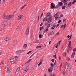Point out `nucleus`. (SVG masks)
Listing matches in <instances>:
<instances>
[{"label":"nucleus","instance_id":"obj_1","mask_svg":"<svg viewBox=\"0 0 76 76\" xmlns=\"http://www.w3.org/2000/svg\"><path fill=\"white\" fill-rule=\"evenodd\" d=\"M14 17V15H4L3 17V19L5 21H4V22H5L6 21H7V19H11V18H12L13 17Z\"/></svg>","mask_w":76,"mask_h":76},{"label":"nucleus","instance_id":"obj_2","mask_svg":"<svg viewBox=\"0 0 76 76\" xmlns=\"http://www.w3.org/2000/svg\"><path fill=\"white\" fill-rule=\"evenodd\" d=\"M20 72V68H18L17 70L16 71L15 73L16 75H18L19 74V72Z\"/></svg>","mask_w":76,"mask_h":76},{"label":"nucleus","instance_id":"obj_3","mask_svg":"<svg viewBox=\"0 0 76 76\" xmlns=\"http://www.w3.org/2000/svg\"><path fill=\"white\" fill-rule=\"evenodd\" d=\"M29 70V66H27L26 67V70H25L23 72H28Z\"/></svg>","mask_w":76,"mask_h":76},{"label":"nucleus","instance_id":"obj_4","mask_svg":"<svg viewBox=\"0 0 76 76\" xmlns=\"http://www.w3.org/2000/svg\"><path fill=\"white\" fill-rule=\"evenodd\" d=\"M53 70V67L50 66V68L48 69V71L49 72H52Z\"/></svg>","mask_w":76,"mask_h":76},{"label":"nucleus","instance_id":"obj_5","mask_svg":"<svg viewBox=\"0 0 76 76\" xmlns=\"http://www.w3.org/2000/svg\"><path fill=\"white\" fill-rule=\"evenodd\" d=\"M49 18L48 19V20L47 21V22L48 23H50L51 22V21L52 20L53 18L51 17H49Z\"/></svg>","mask_w":76,"mask_h":76},{"label":"nucleus","instance_id":"obj_6","mask_svg":"<svg viewBox=\"0 0 76 76\" xmlns=\"http://www.w3.org/2000/svg\"><path fill=\"white\" fill-rule=\"evenodd\" d=\"M5 71L6 72H8L9 73L10 72V70L9 69V68H7V67H6L5 69Z\"/></svg>","mask_w":76,"mask_h":76},{"label":"nucleus","instance_id":"obj_7","mask_svg":"<svg viewBox=\"0 0 76 76\" xmlns=\"http://www.w3.org/2000/svg\"><path fill=\"white\" fill-rule=\"evenodd\" d=\"M50 5L52 9H54L56 7V6L54 5V4H53V3H51Z\"/></svg>","mask_w":76,"mask_h":76},{"label":"nucleus","instance_id":"obj_8","mask_svg":"<svg viewBox=\"0 0 76 76\" xmlns=\"http://www.w3.org/2000/svg\"><path fill=\"white\" fill-rule=\"evenodd\" d=\"M29 28H27L26 29V35H28L29 34Z\"/></svg>","mask_w":76,"mask_h":76},{"label":"nucleus","instance_id":"obj_9","mask_svg":"<svg viewBox=\"0 0 76 76\" xmlns=\"http://www.w3.org/2000/svg\"><path fill=\"white\" fill-rule=\"evenodd\" d=\"M23 16V15H20L19 16L18 18V20H20V19H21V18H22Z\"/></svg>","mask_w":76,"mask_h":76},{"label":"nucleus","instance_id":"obj_10","mask_svg":"<svg viewBox=\"0 0 76 76\" xmlns=\"http://www.w3.org/2000/svg\"><path fill=\"white\" fill-rule=\"evenodd\" d=\"M61 41H60L58 43V44L55 47L56 48H58V45H60V43H61Z\"/></svg>","mask_w":76,"mask_h":76},{"label":"nucleus","instance_id":"obj_11","mask_svg":"<svg viewBox=\"0 0 76 76\" xmlns=\"http://www.w3.org/2000/svg\"><path fill=\"white\" fill-rule=\"evenodd\" d=\"M69 67V64L68 63H66V69H68Z\"/></svg>","mask_w":76,"mask_h":76},{"label":"nucleus","instance_id":"obj_12","mask_svg":"<svg viewBox=\"0 0 76 76\" xmlns=\"http://www.w3.org/2000/svg\"><path fill=\"white\" fill-rule=\"evenodd\" d=\"M43 61V60H42V59H41L40 63L38 64V66H41V64L42 63Z\"/></svg>","mask_w":76,"mask_h":76},{"label":"nucleus","instance_id":"obj_13","mask_svg":"<svg viewBox=\"0 0 76 76\" xmlns=\"http://www.w3.org/2000/svg\"><path fill=\"white\" fill-rule=\"evenodd\" d=\"M10 62H13L14 61H15V59H14V58H12L11 59H10Z\"/></svg>","mask_w":76,"mask_h":76},{"label":"nucleus","instance_id":"obj_14","mask_svg":"<svg viewBox=\"0 0 76 76\" xmlns=\"http://www.w3.org/2000/svg\"><path fill=\"white\" fill-rule=\"evenodd\" d=\"M60 15V12H58L56 13L55 15L54 16V17H56V16H58Z\"/></svg>","mask_w":76,"mask_h":76},{"label":"nucleus","instance_id":"obj_15","mask_svg":"<svg viewBox=\"0 0 76 76\" xmlns=\"http://www.w3.org/2000/svg\"><path fill=\"white\" fill-rule=\"evenodd\" d=\"M59 4V5H60V6H63V3L61 2H59L58 3V4Z\"/></svg>","mask_w":76,"mask_h":76},{"label":"nucleus","instance_id":"obj_16","mask_svg":"<svg viewBox=\"0 0 76 76\" xmlns=\"http://www.w3.org/2000/svg\"><path fill=\"white\" fill-rule=\"evenodd\" d=\"M32 60V59H29L26 62L25 64H27V63H29V62H30V61H31Z\"/></svg>","mask_w":76,"mask_h":76},{"label":"nucleus","instance_id":"obj_17","mask_svg":"<svg viewBox=\"0 0 76 76\" xmlns=\"http://www.w3.org/2000/svg\"><path fill=\"white\" fill-rule=\"evenodd\" d=\"M45 20H46V21H48V18H47V17L44 18L43 21V22H44Z\"/></svg>","mask_w":76,"mask_h":76},{"label":"nucleus","instance_id":"obj_18","mask_svg":"<svg viewBox=\"0 0 76 76\" xmlns=\"http://www.w3.org/2000/svg\"><path fill=\"white\" fill-rule=\"evenodd\" d=\"M10 39V37H7L6 39H5V41H9Z\"/></svg>","mask_w":76,"mask_h":76},{"label":"nucleus","instance_id":"obj_19","mask_svg":"<svg viewBox=\"0 0 76 76\" xmlns=\"http://www.w3.org/2000/svg\"><path fill=\"white\" fill-rule=\"evenodd\" d=\"M46 16H47V17H48L49 16V18H50V17H51V15H50V13H48L46 15Z\"/></svg>","mask_w":76,"mask_h":76},{"label":"nucleus","instance_id":"obj_20","mask_svg":"<svg viewBox=\"0 0 76 76\" xmlns=\"http://www.w3.org/2000/svg\"><path fill=\"white\" fill-rule=\"evenodd\" d=\"M48 28L45 29L44 31V32L45 33L46 32H48Z\"/></svg>","mask_w":76,"mask_h":76},{"label":"nucleus","instance_id":"obj_21","mask_svg":"<svg viewBox=\"0 0 76 76\" xmlns=\"http://www.w3.org/2000/svg\"><path fill=\"white\" fill-rule=\"evenodd\" d=\"M1 28H2V29H4V28H5V24H2L1 26Z\"/></svg>","mask_w":76,"mask_h":76},{"label":"nucleus","instance_id":"obj_22","mask_svg":"<svg viewBox=\"0 0 76 76\" xmlns=\"http://www.w3.org/2000/svg\"><path fill=\"white\" fill-rule=\"evenodd\" d=\"M66 24H64V25H62L61 26V28H63V27H64V29H65V28H66Z\"/></svg>","mask_w":76,"mask_h":76},{"label":"nucleus","instance_id":"obj_23","mask_svg":"<svg viewBox=\"0 0 76 76\" xmlns=\"http://www.w3.org/2000/svg\"><path fill=\"white\" fill-rule=\"evenodd\" d=\"M53 34H54V32L53 31H52L49 33L48 35H53Z\"/></svg>","mask_w":76,"mask_h":76},{"label":"nucleus","instance_id":"obj_24","mask_svg":"<svg viewBox=\"0 0 76 76\" xmlns=\"http://www.w3.org/2000/svg\"><path fill=\"white\" fill-rule=\"evenodd\" d=\"M23 67H22V70H25L26 68V66H23Z\"/></svg>","mask_w":76,"mask_h":76},{"label":"nucleus","instance_id":"obj_25","mask_svg":"<svg viewBox=\"0 0 76 76\" xmlns=\"http://www.w3.org/2000/svg\"><path fill=\"white\" fill-rule=\"evenodd\" d=\"M72 2L69 3L68 4V7H70L72 5Z\"/></svg>","mask_w":76,"mask_h":76},{"label":"nucleus","instance_id":"obj_26","mask_svg":"<svg viewBox=\"0 0 76 76\" xmlns=\"http://www.w3.org/2000/svg\"><path fill=\"white\" fill-rule=\"evenodd\" d=\"M24 48H26L27 47V44H25L23 45Z\"/></svg>","mask_w":76,"mask_h":76},{"label":"nucleus","instance_id":"obj_27","mask_svg":"<svg viewBox=\"0 0 76 76\" xmlns=\"http://www.w3.org/2000/svg\"><path fill=\"white\" fill-rule=\"evenodd\" d=\"M72 42L71 41H70L69 42V46L68 47H70V46H71V42Z\"/></svg>","mask_w":76,"mask_h":76},{"label":"nucleus","instance_id":"obj_28","mask_svg":"<svg viewBox=\"0 0 76 76\" xmlns=\"http://www.w3.org/2000/svg\"><path fill=\"white\" fill-rule=\"evenodd\" d=\"M50 65H51V66H51L52 67H54V64L53 63H51Z\"/></svg>","mask_w":76,"mask_h":76},{"label":"nucleus","instance_id":"obj_29","mask_svg":"<svg viewBox=\"0 0 76 76\" xmlns=\"http://www.w3.org/2000/svg\"><path fill=\"white\" fill-rule=\"evenodd\" d=\"M4 64V61H2L1 62V64Z\"/></svg>","mask_w":76,"mask_h":76},{"label":"nucleus","instance_id":"obj_30","mask_svg":"<svg viewBox=\"0 0 76 76\" xmlns=\"http://www.w3.org/2000/svg\"><path fill=\"white\" fill-rule=\"evenodd\" d=\"M66 60H68V61H70V58L69 57H67L66 58Z\"/></svg>","mask_w":76,"mask_h":76},{"label":"nucleus","instance_id":"obj_31","mask_svg":"<svg viewBox=\"0 0 76 76\" xmlns=\"http://www.w3.org/2000/svg\"><path fill=\"white\" fill-rule=\"evenodd\" d=\"M26 6V5H25L24 6H23V7H22L21 8V9L22 10L23 9H24V8Z\"/></svg>","mask_w":76,"mask_h":76},{"label":"nucleus","instance_id":"obj_32","mask_svg":"<svg viewBox=\"0 0 76 76\" xmlns=\"http://www.w3.org/2000/svg\"><path fill=\"white\" fill-rule=\"evenodd\" d=\"M20 30V27H18L16 29V31H19Z\"/></svg>","mask_w":76,"mask_h":76},{"label":"nucleus","instance_id":"obj_33","mask_svg":"<svg viewBox=\"0 0 76 76\" xmlns=\"http://www.w3.org/2000/svg\"><path fill=\"white\" fill-rule=\"evenodd\" d=\"M50 25H51V24H48L47 27V28L48 29V28L50 27Z\"/></svg>","mask_w":76,"mask_h":76},{"label":"nucleus","instance_id":"obj_34","mask_svg":"<svg viewBox=\"0 0 76 76\" xmlns=\"http://www.w3.org/2000/svg\"><path fill=\"white\" fill-rule=\"evenodd\" d=\"M64 57H66V52H64Z\"/></svg>","mask_w":76,"mask_h":76},{"label":"nucleus","instance_id":"obj_35","mask_svg":"<svg viewBox=\"0 0 76 76\" xmlns=\"http://www.w3.org/2000/svg\"><path fill=\"white\" fill-rule=\"evenodd\" d=\"M44 29V27L42 26L40 28V30H42V29Z\"/></svg>","mask_w":76,"mask_h":76},{"label":"nucleus","instance_id":"obj_36","mask_svg":"<svg viewBox=\"0 0 76 76\" xmlns=\"http://www.w3.org/2000/svg\"><path fill=\"white\" fill-rule=\"evenodd\" d=\"M62 2L63 3H66V2H67V1L66 0H64L62 1Z\"/></svg>","mask_w":76,"mask_h":76},{"label":"nucleus","instance_id":"obj_37","mask_svg":"<svg viewBox=\"0 0 76 76\" xmlns=\"http://www.w3.org/2000/svg\"><path fill=\"white\" fill-rule=\"evenodd\" d=\"M62 9H66V6H64L62 7Z\"/></svg>","mask_w":76,"mask_h":76},{"label":"nucleus","instance_id":"obj_38","mask_svg":"<svg viewBox=\"0 0 76 76\" xmlns=\"http://www.w3.org/2000/svg\"><path fill=\"white\" fill-rule=\"evenodd\" d=\"M42 47V46H39L36 47V48H41Z\"/></svg>","mask_w":76,"mask_h":76},{"label":"nucleus","instance_id":"obj_39","mask_svg":"<svg viewBox=\"0 0 76 76\" xmlns=\"http://www.w3.org/2000/svg\"><path fill=\"white\" fill-rule=\"evenodd\" d=\"M71 58H75V56H74V55H71Z\"/></svg>","mask_w":76,"mask_h":76},{"label":"nucleus","instance_id":"obj_40","mask_svg":"<svg viewBox=\"0 0 76 76\" xmlns=\"http://www.w3.org/2000/svg\"><path fill=\"white\" fill-rule=\"evenodd\" d=\"M70 50L71 49H70V48H69L67 50V53H69V51H70Z\"/></svg>","mask_w":76,"mask_h":76},{"label":"nucleus","instance_id":"obj_41","mask_svg":"<svg viewBox=\"0 0 76 76\" xmlns=\"http://www.w3.org/2000/svg\"><path fill=\"white\" fill-rule=\"evenodd\" d=\"M62 66V63H61L60 66V70H61V67Z\"/></svg>","mask_w":76,"mask_h":76},{"label":"nucleus","instance_id":"obj_42","mask_svg":"<svg viewBox=\"0 0 76 76\" xmlns=\"http://www.w3.org/2000/svg\"><path fill=\"white\" fill-rule=\"evenodd\" d=\"M32 51H29L28 53H27V54H30V53H32Z\"/></svg>","mask_w":76,"mask_h":76},{"label":"nucleus","instance_id":"obj_43","mask_svg":"<svg viewBox=\"0 0 76 76\" xmlns=\"http://www.w3.org/2000/svg\"><path fill=\"white\" fill-rule=\"evenodd\" d=\"M51 61L53 63L54 62V59H52L51 60Z\"/></svg>","mask_w":76,"mask_h":76},{"label":"nucleus","instance_id":"obj_44","mask_svg":"<svg viewBox=\"0 0 76 76\" xmlns=\"http://www.w3.org/2000/svg\"><path fill=\"white\" fill-rule=\"evenodd\" d=\"M42 38V35L40 34L39 35V38Z\"/></svg>","mask_w":76,"mask_h":76},{"label":"nucleus","instance_id":"obj_45","mask_svg":"<svg viewBox=\"0 0 76 76\" xmlns=\"http://www.w3.org/2000/svg\"><path fill=\"white\" fill-rule=\"evenodd\" d=\"M73 51H74V52H75V51H76V48H74Z\"/></svg>","mask_w":76,"mask_h":76},{"label":"nucleus","instance_id":"obj_46","mask_svg":"<svg viewBox=\"0 0 76 76\" xmlns=\"http://www.w3.org/2000/svg\"><path fill=\"white\" fill-rule=\"evenodd\" d=\"M63 74L64 75H65L66 74V71H64L63 72Z\"/></svg>","mask_w":76,"mask_h":76},{"label":"nucleus","instance_id":"obj_47","mask_svg":"<svg viewBox=\"0 0 76 76\" xmlns=\"http://www.w3.org/2000/svg\"><path fill=\"white\" fill-rule=\"evenodd\" d=\"M59 35V32L57 33L55 35V36H57V35Z\"/></svg>","mask_w":76,"mask_h":76},{"label":"nucleus","instance_id":"obj_48","mask_svg":"<svg viewBox=\"0 0 76 76\" xmlns=\"http://www.w3.org/2000/svg\"><path fill=\"white\" fill-rule=\"evenodd\" d=\"M34 54H32L30 57V58H32L33 56H34Z\"/></svg>","mask_w":76,"mask_h":76},{"label":"nucleus","instance_id":"obj_49","mask_svg":"<svg viewBox=\"0 0 76 76\" xmlns=\"http://www.w3.org/2000/svg\"><path fill=\"white\" fill-rule=\"evenodd\" d=\"M69 72H70V73H72L73 72V71L72 70V69H70V70H69Z\"/></svg>","mask_w":76,"mask_h":76},{"label":"nucleus","instance_id":"obj_50","mask_svg":"<svg viewBox=\"0 0 76 76\" xmlns=\"http://www.w3.org/2000/svg\"><path fill=\"white\" fill-rule=\"evenodd\" d=\"M75 52H73L72 53V55H73V56H75Z\"/></svg>","mask_w":76,"mask_h":76},{"label":"nucleus","instance_id":"obj_51","mask_svg":"<svg viewBox=\"0 0 76 76\" xmlns=\"http://www.w3.org/2000/svg\"><path fill=\"white\" fill-rule=\"evenodd\" d=\"M67 2H65V3L64 4V6H66V5H67Z\"/></svg>","mask_w":76,"mask_h":76},{"label":"nucleus","instance_id":"obj_52","mask_svg":"<svg viewBox=\"0 0 76 76\" xmlns=\"http://www.w3.org/2000/svg\"><path fill=\"white\" fill-rule=\"evenodd\" d=\"M15 60H17V59H18V56H16L15 57Z\"/></svg>","mask_w":76,"mask_h":76},{"label":"nucleus","instance_id":"obj_53","mask_svg":"<svg viewBox=\"0 0 76 76\" xmlns=\"http://www.w3.org/2000/svg\"><path fill=\"white\" fill-rule=\"evenodd\" d=\"M42 16H43V13H42L41 15V17L40 18H42Z\"/></svg>","mask_w":76,"mask_h":76},{"label":"nucleus","instance_id":"obj_54","mask_svg":"<svg viewBox=\"0 0 76 76\" xmlns=\"http://www.w3.org/2000/svg\"><path fill=\"white\" fill-rule=\"evenodd\" d=\"M61 20H59L58 21V23H61Z\"/></svg>","mask_w":76,"mask_h":76},{"label":"nucleus","instance_id":"obj_55","mask_svg":"<svg viewBox=\"0 0 76 76\" xmlns=\"http://www.w3.org/2000/svg\"><path fill=\"white\" fill-rule=\"evenodd\" d=\"M51 28L52 29V30H53V29H54V28L53 27H51Z\"/></svg>","mask_w":76,"mask_h":76},{"label":"nucleus","instance_id":"obj_56","mask_svg":"<svg viewBox=\"0 0 76 76\" xmlns=\"http://www.w3.org/2000/svg\"><path fill=\"white\" fill-rule=\"evenodd\" d=\"M42 25H43V23H42L40 25V26H42Z\"/></svg>","mask_w":76,"mask_h":76},{"label":"nucleus","instance_id":"obj_57","mask_svg":"<svg viewBox=\"0 0 76 76\" xmlns=\"http://www.w3.org/2000/svg\"><path fill=\"white\" fill-rule=\"evenodd\" d=\"M3 54V52H0V56L1 55V54Z\"/></svg>","mask_w":76,"mask_h":76},{"label":"nucleus","instance_id":"obj_58","mask_svg":"<svg viewBox=\"0 0 76 76\" xmlns=\"http://www.w3.org/2000/svg\"><path fill=\"white\" fill-rule=\"evenodd\" d=\"M63 15L61 14L60 16V18H62V17H63Z\"/></svg>","mask_w":76,"mask_h":76},{"label":"nucleus","instance_id":"obj_59","mask_svg":"<svg viewBox=\"0 0 76 76\" xmlns=\"http://www.w3.org/2000/svg\"><path fill=\"white\" fill-rule=\"evenodd\" d=\"M59 25H60V24H58L56 26V27L57 28V27H58Z\"/></svg>","mask_w":76,"mask_h":76},{"label":"nucleus","instance_id":"obj_60","mask_svg":"<svg viewBox=\"0 0 76 76\" xmlns=\"http://www.w3.org/2000/svg\"><path fill=\"white\" fill-rule=\"evenodd\" d=\"M53 76H56V74H52Z\"/></svg>","mask_w":76,"mask_h":76},{"label":"nucleus","instance_id":"obj_61","mask_svg":"<svg viewBox=\"0 0 76 76\" xmlns=\"http://www.w3.org/2000/svg\"><path fill=\"white\" fill-rule=\"evenodd\" d=\"M53 27L54 28H56V25H53Z\"/></svg>","mask_w":76,"mask_h":76},{"label":"nucleus","instance_id":"obj_62","mask_svg":"<svg viewBox=\"0 0 76 76\" xmlns=\"http://www.w3.org/2000/svg\"><path fill=\"white\" fill-rule=\"evenodd\" d=\"M56 56H57V55H53V57H56Z\"/></svg>","mask_w":76,"mask_h":76},{"label":"nucleus","instance_id":"obj_63","mask_svg":"<svg viewBox=\"0 0 76 76\" xmlns=\"http://www.w3.org/2000/svg\"><path fill=\"white\" fill-rule=\"evenodd\" d=\"M66 19H64L63 20V22H66Z\"/></svg>","mask_w":76,"mask_h":76},{"label":"nucleus","instance_id":"obj_64","mask_svg":"<svg viewBox=\"0 0 76 76\" xmlns=\"http://www.w3.org/2000/svg\"><path fill=\"white\" fill-rule=\"evenodd\" d=\"M12 45L13 47H14V46H15L16 45L15 44H13Z\"/></svg>","mask_w":76,"mask_h":76}]
</instances>
